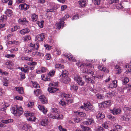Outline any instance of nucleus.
<instances>
[{
  "instance_id": "1",
  "label": "nucleus",
  "mask_w": 131,
  "mask_h": 131,
  "mask_svg": "<svg viewBox=\"0 0 131 131\" xmlns=\"http://www.w3.org/2000/svg\"><path fill=\"white\" fill-rule=\"evenodd\" d=\"M12 111L15 115L19 116L23 112V108L20 107L16 106L12 110Z\"/></svg>"
},
{
  "instance_id": "2",
  "label": "nucleus",
  "mask_w": 131,
  "mask_h": 131,
  "mask_svg": "<svg viewBox=\"0 0 131 131\" xmlns=\"http://www.w3.org/2000/svg\"><path fill=\"white\" fill-rule=\"evenodd\" d=\"M58 83H51L50 84V86L48 89V91L50 93H53L55 92L56 91L59 90V89L57 88H54V86H57L58 85Z\"/></svg>"
},
{
  "instance_id": "3",
  "label": "nucleus",
  "mask_w": 131,
  "mask_h": 131,
  "mask_svg": "<svg viewBox=\"0 0 131 131\" xmlns=\"http://www.w3.org/2000/svg\"><path fill=\"white\" fill-rule=\"evenodd\" d=\"M74 80L77 82L78 84L82 86L84 85V82L82 80V79L79 77L78 76L74 77Z\"/></svg>"
},
{
  "instance_id": "4",
  "label": "nucleus",
  "mask_w": 131,
  "mask_h": 131,
  "mask_svg": "<svg viewBox=\"0 0 131 131\" xmlns=\"http://www.w3.org/2000/svg\"><path fill=\"white\" fill-rule=\"evenodd\" d=\"M92 107V106L90 103L84 104V106H81V108L84 109L87 111L90 110H91Z\"/></svg>"
},
{
  "instance_id": "5",
  "label": "nucleus",
  "mask_w": 131,
  "mask_h": 131,
  "mask_svg": "<svg viewBox=\"0 0 131 131\" xmlns=\"http://www.w3.org/2000/svg\"><path fill=\"white\" fill-rule=\"evenodd\" d=\"M92 66H91V64L86 65L85 64V67L86 69H85V71L88 73H90V74H92L93 73V72L92 71L91 68H92Z\"/></svg>"
},
{
  "instance_id": "6",
  "label": "nucleus",
  "mask_w": 131,
  "mask_h": 131,
  "mask_svg": "<svg viewBox=\"0 0 131 131\" xmlns=\"http://www.w3.org/2000/svg\"><path fill=\"white\" fill-rule=\"evenodd\" d=\"M83 79H84L85 82L87 83H89L90 82L92 83V81H93L91 79V77L88 75H84L82 77Z\"/></svg>"
},
{
  "instance_id": "7",
  "label": "nucleus",
  "mask_w": 131,
  "mask_h": 131,
  "mask_svg": "<svg viewBox=\"0 0 131 131\" xmlns=\"http://www.w3.org/2000/svg\"><path fill=\"white\" fill-rule=\"evenodd\" d=\"M44 34L42 33L37 35L36 37L35 40L39 42L43 41L45 38Z\"/></svg>"
},
{
  "instance_id": "8",
  "label": "nucleus",
  "mask_w": 131,
  "mask_h": 131,
  "mask_svg": "<svg viewBox=\"0 0 131 131\" xmlns=\"http://www.w3.org/2000/svg\"><path fill=\"white\" fill-rule=\"evenodd\" d=\"M63 56L65 57L68 58V59L70 61H72L73 62L76 61L77 62L76 60L75 59L74 57H73L71 53L65 54H63Z\"/></svg>"
},
{
  "instance_id": "9",
  "label": "nucleus",
  "mask_w": 131,
  "mask_h": 131,
  "mask_svg": "<svg viewBox=\"0 0 131 131\" xmlns=\"http://www.w3.org/2000/svg\"><path fill=\"white\" fill-rule=\"evenodd\" d=\"M29 6L28 5H27L26 3L20 4L19 6L20 9H23L24 10H27L29 8Z\"/></svg>"
},
{
  "instance_id": "10",
  "label": "nucleus",
  "mask_w": 131,
  "mask_h": 131,
  "mask_svg": "<svg viewBox=\"0 0 131 131\" xmlns=\"http://www.w3.org/2000/svg\"><path fill=\"white\" fill-rule=\"evenodd\" d=\"M60 80L61 81L64 83H68L70 81V79L68 77V76L67 77H64L60 78Z\"/></svg>"
},
{
  "instance_id": "11",
  "label": "nucleus",
  "mask_w": 131,
  "mask_h": 131,
  "mask_svg": "<svg viewBox=\"0 0 131 131\" xmlns=\"http://www.w3.org/2000/svg\"><path fill=\"white\" fill-rule=\"evenodd\" d=\"M124 81H123V89H124L125 87L128 88L131 87V85L129 84L125 85V84L127 83L129 81V79L127 77H126L124 79Z\"/></svg>"
},
{
  "instance_id": "12",
  "label": "nucleus",
  "mask_w": 131,
  "mask_h": 131,
  "mask_svg": "<svg viewBox=\"0 0 131 131\" xmlns=\"http://www.w3.org/2000/svg\"><path fill=\"white\" fill-rule=\"evenodd\" d=\"M99 69L101 71H103L105 72L108 73L109 72L108 70L107 69L106 67H104L102 65H99L98 66Z\"/></svg>"
},
{
  "instance_id": "13",
  "label": "nucleus",
  "mask_w": 131,
  "mask_h": 131,
  "mask_svg": "<svg viewBox=\"0 0 131 131\" xmlns=\"http://www.w3.org/2000/svg\"><path fill=\"white\" fill-rule=\"evenodd\" d=\"M38 107L39 110L41 111L44 114H46L47 111V110L45 107L41 105H39Z\"/></svg>"
},
{
  "instance_id": "14",
  "label": "nucleus",
  "mask_w": 131,
  "mask_h": 131,
  "mask_svg": "<svg viewBox=\"0 0 131 131\" xmlns=\"http://www.w3.org/2000/svg\"><path fill=\"white\" fill-rule=\"evenodd\" d=\"M39 98L42 104H46L48 102L47 99L44 95L40 96L39 97Z\"/></svg>"
},
{
  "instance_id": "15",
  "label": "nucleus",
  "mask_w": 131,
  "mask_h": 131,
  "mask_svg": "<svg viewBox=\"0 0 131 131\" xmlns=\"http://www.w3.org/2000/svg\"><path fill=\"white\" fill-rule=\"evenodd\" d=\"M117 82L116 80H114L112 81L108 86L109 88L112 89L114 88H115L117 87Z\"/></svg>"
},
{
  "instance_id": "16",
  "label": "nucleus",
  "mask_w": 131,
  "mask_h": 131,
  "mask_svg": "<svg viewBox=\"0 0 131 131\" xmlns=\"http://www.w3.org/2000/svg\"><path fill=\"white\" fill-rule=\"evenodd\" d=\"M78 89V86L75 84H73L71 85L70 89L71 90L77 92Z\"/></svg>"
},
{
  "instance_id": "17",
  "label": "nucleus",
  "mask_w": 131,
  "mask_h": 131,
  "mask_svg": "<svg viewBox=\"0 0 131 131\" xmlns=\"http://www.w3.org/2000/svg\"><path fill=\"white\" fill-rule=\"evenodd\" d=\"M68 72L65 70H62L61 74L60 75V77L62 78L64 77H67L68 76Z\"/></svg>"
},
{
  "instance_id": "18",
  "label": "nucleus",
  "mask_w": 131,
  "mask_h": 131,
  "mask_svg": "<svg viewBox=\"0 0 131 131\" xmlns=\"http://www.w3.org/2000/svg\"><path fill=\"white\" fill-rule=\"evenodd\" d=\"M54 115L55 117H56V118H54L55 119H60L62 118L63 116L62 115L60 114L58 111V112H56L54 114Z\"/></svg>"
},
{
  "instance_id": "19",
  "label": "nucleus",
  "mask_w": 131,
  "mask_h": 131,
  "mask_svg": "<svg viewBox=\"0 0 131 131\" xmlns=\"http://www.w3.org/2000/svg\"><path fill=\"white\" fill-rule=\"evenodd\" d=\"M121 111V110L119 109L114 108L112 111L113 114L115 115H118L120 113Z\"/></svg>"
},
{
  "instance_id": "20",
  "label": "nucleus",
  "mask_w": 131,
  "mask_h": 131,
  "mask_svg": "<svg viewBox=\"0 0 131 131\" xmlns=\"http://www.w3.org/2000/svg\"><path fill=\"white\" fill-rule=\"evenodd\" d=\"M15 90L18 91V93L20 94H22L24 92L23 88L22 87H18L17 88H15Z\"/></svg>"
},
{
  "instance_id": "21",
  "label": "nucleus",
  "mask_w": 131,
  "mask_h": 131,
  "mask_svg": "<svg viewBox=\"0 0 131 131\" xmlns=\"http://www.w3.org/2000/svg\"><path fill=\"white\" fill-rule=\"evenodd\" d=\"M5 13L9 17L11 16L13 14L12 10L9 9H6L5 12Z\"/></svg>"
},
{
  "instance_id": "22",
  "label": "nucleus",
  "mask_w": 131,
  "mask_h": 131,
  "mask_svg": "<svg viewBox=\"0 0 131 131\" xmlns=\"http://www.w3.org/2000/svg\"><path fill=\"white\" fill-rule=\"evenodd\" d=\"M30 30L28 28H26L24 29L21 30L20 31V33L22 34H25L29 32Z\"/></svg>"
},
{
  "instance_id": "23",
  "label": "nucleus",
  "mask_w": 131,
  "mask_h": 131,
  "mask_svg": "<svg viewBox=\"0 0 131 131\" xmlns=\"http://www.w3.org/2000/svg\"><path fill=\"white\" fill-rule=\"evenodd\" d=\"M106 95L108 98L111 97L112 96H115V93L114 92L112 91L109 92L106 94Z\"/></svg>"
},
{
  "instance_id": "24",
  "label": "nucleus",
  "mask_w": 131,
  "mask_h": 131,
  "mask_svg": "<svg viewBox=\"0 0 131 131\" xmlns=\"http://www.w3.org/2000/svg\"><path fill=\"white\" fill-rule=\"evenodd\" d=\"M13 119H8L5 120H3L1 121V122L7 124L13 122Z\"/></svg>"
},
{
  "instance_id": "25",
  "label": "nucleus",
  "mask_w": 131,
  "mask_h": 131,
  "mask_svg": "<svg viewBox=\"0 0 131 131\" xmlns=\"http://www.w3.org/2000/svg\"><path fill=\"white\" fill-rule=\"evenodd\" d=\"M56 26L57 28L58 29H60L61 28V27H63L64 23L60 20V22L59 23H58L56 24Z\"/></svg>"
},
{
  "instance_id": "26",
  "label": "nucleus",
  "mask_w": 131,
  "mask_h": 131,
  "mask_svg": "<svg viewBox=\"0 0 131 131\" xmlns=\"http://www.w3.org/2000/svg\"><path fill=\"white\" fill-rule=\"evenodd\" d=\"M80 6L82 7H84L85 6L86 1L85 0L81 1L79 2Z\"/></svg>"
},
{
  "instance_id": "27",
  "label": "nucleus",
  "mask_w": 131,
  "mask_h": 131,
  "mask_svg": "<svg viewBox=\"0 0 131 131\" xmlns=\"http://www.w3.org/2000/svg\"><path fill=\"white\" fill-rule=\"evenodd\" d=\"M77 63H76V64L77 65L78 67L83 68L85 67V64L84 65V64H82L81 62L79 61H77Z\"/></svg>"
},
{
  "instance_id": "28",
  "label": "nucleus",
  "mask_w": 131,
  "mask_h": 131,
  "mask_svg": "<svg viewBox=\"0 0 131 131\" xmlns=\"http://www.w3.org/2000/svg\"><path fill=\"white\" fill-rule=\"evenodd\" d=\"M18 22L19 23H21L23 24H25L26 22L28 23V21L26 20L25 18H22L19 19L18 20Z\"/></svg>"
},
{
  "instance_id": "29",
  "label": "nucleus",
  "mask_w": 131,
  "mask_h": 131,
  "mask_svg": "<svg viewBox=\"0 0 131 131\" xmlns=\"http://www.w3.org/2000/svg\"><path fill=\"white\" fill-rule=\"evenodd\" d=\"M41 92V90H40L37 89L35 90L34 92V94H35L36 96H38L40 94Z\"/></svg>"
},
{
  "instance_id": "30",
  "label": "nucleus",
  "mask_w": 131,
  "mask_h": 131,
  "mask_svg": "<svg viewBox=\"0 0 131 131\" xmlns=\"http://www.w3.org/2000/svg\"><path fill=\"white\" fill-rule=\"evenodd\" d=\"M21 59L23 60H29V61H32V58H31L24 56L22 57Z\"/></svg>"
},
{
  "instance_id": "31",
  "label": "nucleus",
  "mask_w": 131,
  "mask_h": 131,
  "mask_svg": "<svg viewBox=\"0 0 131 131\" xmlns=\"http://www.w3.org/2000/svg\"><path fill=\"white\" fill-rule=\"evenodd\" d=\"M76 114H77L79 116L82 117H84L86 115V114L85 113L82 112H77Z\"/></svg>"
},
{
  "instance_id": "32",
  "label": "nucleus",
  "mask_w": 131,
  "mask_h": 131,
  "mask_svg": "<svg viewBox=\"0 0 131 131\" xmlns=\"http://www.w3.org/2000/svg\"><path fill=\"white\" fill-rule=\"evenodd\" d=\"M105 105H106V107H108V106L111 105L112 103L111 101L110 100L104 101V102Z\"/></svg>"
},
{
  "instance_id": "33",
  "label": "nucleus",
  "mask_w": 131,
  "mask_h": 131,
  "mask_svg": "<svg viewBox=\"0 0 131 131\" xmlns=\"http://www.w3.org/2000/svg\"><path fill=\"white\" fill-rule=\"evenodd\" d=\"M97 117L101 119H102L105 117L104 115L101 112H99L97 114Z\"/></svg>"
},
{
  "instance_id": "34",
  "label": "nucleus",
  "mask_w": 131,
  "mask_h": 131,
  "mask_svg": "<svg viewBox=\"0 0 131 131\" xmlns=\"http://www.w3.org/2000/svg\"><path fill=\"white\" fill-rule=\"evenodd\" d=\"M33 21H36L38 18V16L36 15L35 14H32L31 17Z\"/></svg>"
},
{
  "instance_id": "35",
  "label": "nucleus",
  "mask_w": 131,
  "mask_h": 131,
  "mask_svg": "<svg viewBox=\"0 0 131 131\" xmlns=\"http://www.w3.org/2000/svg\"><path fill=\"white\" fill-rule=\"evenodd\" d=\"M19 76L20 77V78L19 79L20 80H21L25 78V74L24 73H20L19 74Z\"/></svg>"
},
{
  "instance_id": "36",
  "label": "nucleus",
  "mask_w": 131,
  "mask_h": 131,
  "mask_svg": "<svg viewBox=\"0 0 131 131\" xmlns=\"http://www.w3.org/2000/svg\"><path fill=\"white\" fill-rule=\"evenodd\" d=\"M31 39L30 36L29 35L26 36L25 37L23 38V40L24 41H27L30 40Z\"/></svg>"
},
{
  "instance_id": "37",
  "label": "nucleus",
  "mask_w": 131,
  "mask_h": 131,
  "mask_svg": "<svg viewBox=\"0 0 131 131\" xmlns=\"http://www.w3.org/2000/svg\"><path fill=\"white\" fill-rule=\"evenodd\" d=\"M44 21L43 20H42L40 22L38 21L37 24L41 28H42L43 27V23Z\"/></svg>"
},
{
  "instance_id": "38",
  "label": "nucleus",
  "mask_w": 131,
  "mask_h": 131,
  "mask_svg": "<svg viewBox=\"0 0 131 131\" xmlns=\"http://www.w3.org/2000/svg\"><path fill=\"white\" fill-rule=\"evenodd\" d=\"M109 122L108 121L104 123V124H103V127L105 128H107L109 126Z\"/></svg>"
},
{
  "instance_id": "39",
  "label": "nucleus",
  "mask_w": 131,
  "mask_h": 131,
  "mask_svg": "<svg viewBox=\"0 0 131 131\" xmlns=\"http://www.w3.org/2000/svg\"><path fill=\"white\" fill-rule=\"evenodd\" d=\"M96 96L97 98L99 99H103L104 98V96L100 94H96Z\"/></svg>"
},
{
  "instance_id": "40",
  "label": "nucleus",
  "mask_w": 131,
  "mask_h": 131,
  "mask_svg": "<svg viewBox=\"0 0 131 131\" xmlns=\"http://www.w3.org/2000/svg\"><path fill=\"white\" fill-rule=\"evenodd\" d=\"M82 128L84 131H91L90 129L87 126H83Z\"/></svg>"
},
{
  "instance_id": "41",
  "label": "nucleus",
  "mask_w": 131,
  "mask_h": 131,
  "mask_svg": "<svg viewBox=\"0 0 131 131\" xmlns=\"http://www.w3.org/2000/svg\"><path fill=\"white\" fill-rule=\"evenodd\" d=\"M61 53L60 50L57 49H56V50L54 52V54L56 55H60Z\"/></svg>"
},
{
  "instance_id": "42",
  "label": "nucleus",
  "mask_w": 131,
  "mask_h": 131,
  "mask_svg": "<svg viewBox=\"0 0 131 131\" xmlns=\"http://www.w3.org/2000/svg\"><path fill=\"white\" fill-rule=\"evenodd\" d=\"M69 15H65L63 17L60 19V20L61 21V22H62L63 23H64V22L63 21L66 19L68 18L69 17Z\"/></svg>"
},
{
  "instance_id": "43",
  "label": "nucleus",
  "mask_w": 131,
  "mask_h": 131,
  "mask_svg": "<svg viewBox=\"0 0 131 131\" xmlns=\"http://www.w3.org/2000/svg\"><path fill=\"white\" fill-rule=\"evenodd\" d=\"M31 127V125L30 124H25L23 126V128H24V129H28L30 128Z\"/></svg>"
},
{
  "instance_id": "44",
  "label": "nucleus",
  "mask_w": 131,
  "mask_h": 131,
  "mask_svg": "<svg viewBox=\"0 0 131 131\" xmlns=\"http://www.w3.org/2000/svg\"><path fill=\"white\" fill-rule=\"evenodd\" d=\"M103 128L101 127H98L96 128L95 131H103Z\"/></svg>"
},
{
  "instance_id": "45",
  "label": "nucleus",
  "mask_w": 131,
  "mask_h": 131,
  "mask_svg": "<svg viewBox=\"0 0 131 131\" xmlns=\"http://www.w3.org/2000/svg\"><path fill=\"white\" fill-rule=\"evenodd\" d=\"M107 117L108 118H109L112 120L114 121L115 120V118L114 116L111 115H108Z\"/></svg>"
},
{
  "instance_id": "46",
  "label": "nucleus",
  "mask_w": 131,
  "mask_h": 131,
  "mask_svg": "<svg viewBox=\"0 0 131 131\" xmlns=\"http://www.w3.org/2000/svg\"><path fill=\"white\" fill-rule=\"evenodd\" d=\"M93 2L95 5H99L100 4L101 0H93Z\"/></svg>"
},
{
  "instance_id": "47",
  "label": "nucleus",
  "mask_w": 131,
  "mask_h": 131,
  "mask_svg": "<svg viewBox=\"0 0 131 131\" xmlns=\"http://www.w3.org/2000/svg\"><path fill=\"white\" fill-rule=\"evenodd\" d=\"M55 71L54 70L51 71L48 74V75L51 77L53 76L55 73Z\"/></svg>"
},
{
  "instance_id": "48",
  "label": "nucleus",
  "mask_w": 131,
  "mask_h": 131,
  "mask_svg": "<svg viewBox=\"0 0 131 131\" xmlns=\"http://www.w3.org/2000/svg\"><path fill=\"white\" fill-rule=\"evenodd\" d=\"M33 86L36 88H39V84L36 83L35 82H33Z\"/></svg>"
},
{
  "instance_id": "49",
  "label": "nucleus",
  "mask_w": 131,
  "mask_h": 131,
  "mask_svg": "<svg viewBox=\"0 0 131 131\" xmlns=\"http://www.w3.org/2000/svg\"><path fill=\"white\" fill-rule=\"evenodd\" d=\"M59 104L62 106L65 105L66 103L63 99L61 100L59 102Z\"/></svg>"
},
{
  "instance_id": "50",
  "label": "nucleus",
  "mask_w": 131,
  "mask_h": 131,
  "mask_svg": "<svg viewBox=\"0 0 131 131\" xmlns=\"http://www.w3.org/2000/svg\"><path fill=\"white\" fill-rule=\"evenodd\" d=\"M51 58L50 55L49 54H46L45 56V59L47 60H49Z\"/></svg>"
},
{
  "instance_id": "51",
  "label": "nucleus",
  "mask_w": 131,
  "mask_h": 131,
  "mask_svg": "<svg viewBox=\"0 0 131 131\" xmlns=\"http://www.w3.org/2000/svg\"><path fill=\"white\" fill-rule=\"evenodd\" d=\"M58 110L56 108H52L51 111L52 113L54 114L56 112H58Z\"/></svg>"
},
{
  "instance_id": "52",
  "label": "nucleus",
  "mask_w": 131,
  "mask_h": 131,
  "mask_svg": "<svg viewBox=\"0 0 131 131\" xmlns=\"http://www.w3.org/2000/svg\"><path fill=\"white\" fill-rule=\"evenodd\" d=\"M48 116L52 118H56V117H55V116H54V114L52 113H49L48 114Z\"/></svg>"
},
{
  "instance_id": "53",
  "label": "nucleus",
  "mask_w": 131,
  "mask_h": 131,
  "mask_svg": "<svg viewBox=\"0 0 131 131\" xmlns=\"http://www.w3.org/2000/svg\"><path fill=\"white\" fill-rule=\"evenodd\" d=\"M62 96L65 97L66 99H67L68 98H70V95L69 94H64L62 95Z\"/></svg>"
},
{
  "instance_id": "54",
  "label": "nucleus",
  "mask_w": 131,
  "mask_h": 131,
  "mask_svg": "<svg viewBox=\"0 0 131 131\" xmlns=\"http://www.w3.org/2000/svg\"><path fill=\"white\" fill-rule=\"evenodd\" d=\"M39 125L43 126H45L46 125L43 119L39 122Z\"/></svg>"
},
{
  "instance_id": "55",
  "label": "nucleus",
  "mask_w": 131,
  "mask_h": 131,
  "mask_svg": "<svg viewBox=\"0 0 131 131\" xmlns=\"http://www.w3.org/2000/svg\"><path fill=\"white\" fill-rule=\"evenodd\" d=\"M44 46L47 49L50 50L52 48V47L47 45H45Z\"/></svg>"
},
{
  "instance_id": "56",
  "label": "nucleus",
  "mask_w": 131,
  "mask_h": 131,
  "mask_svg": "<svg viewBox=\"0 0 131 131\" xmlns=\"http://www.w3.org/2000/svg\"><path fill=\"white\" fill-rule=\"evenodd\" d=\"M45 76L44 75H42L41 76V77L42 78V79L43 80H45V81H49L50 80V79L48 78H46L45 80H44L43 78H44Z\"/></svg>"
},
{
  "instance_id": "57",
  "label": "nucleus",
  "mask_w": 131,
  "mask_h": 131,
  "mask_svg": "<svg viewBox=\"0 0 131 131\" xmlns=\"http://www.w3.org/2000/svg\"><path fill=\"white\" fill-rule=\"evenodd\" d=\"M115 69H117L116 70L118 72V73H121V70L120 69H119V66H118L116 65L115 67Z\"/></svg>"
},
{
  "instance_id": "58",
  "label": "nucleus",
  "mask_w": 131,
  "mask_h": 131,
  "mask_svg": "<svg viewBox=\"0 0 131 131\" xmlns=\"http://www.w3.org/2000/svg\"><path fill=\"white\" fill-rule=\"evenodd\" d=\"M59 129L60 131H67L66 129L62 128V126L61 125L59 126Z\"/></svg>"
},
{
  "instance_id": "59",
  "label": "nucleus",
  "mask_w": 131,
  "mask_h": 131,
  "mask_svg": "<svg viewBox=\"0 0 131 131\" xmlns=\"http://www.w3.org/2000/svg\"><path fill=\"white\" fill-rule=\"evenodd\" d=\"M7 18V16L6 15H3L1 16V20L2 21H3L4 20H6V19Z\"/></svg>"
},
{
  "instance_id": "60",
  "label": "nucleus",
  "mask_w": 131,
  "mask_h": 131,
  "mask_svg": "<svg viewBox=\"0 0 131 131\" xmlns=\"http://www.w3.org/2000/svg\"><path fill=\"white\" fill-rule=\"evenodd\" d=\"M67 7V6L66 5H64L62 6L61 7V11H63L65 10Z\"/></svg>"
},
{
  "instance_id": "61",
  "label": "nucleus",
  "mask_w": 131,
  "mask_h": 131,
  "mask_svg": "<svg viewBox=\"0 0 131 131\" xmlns=\"http://www.w3.org/2000/svg\"><path fill=\"white\" fill-rule=\"evenodd\" d=\"M34 103L33 102H29L28 104V106L29 107H31L34 105Z\"/></svg>"
},
{
  "instance_id": "62",
  "label": "nucleus",
  "mask_w": 131,
  "mask_h": 131,
  "mask_svg": "<svg viewBox=\"0 0 131 131\" xmlns=\"http://www.w3.org/2000/svg\"><path fill=\"white\" fill-rule=\"evenodd\" d=\"M25 0H16V2L18 4L23 3L25 2Z\"/></svg>"
},
{
  "instance_id": "63",
  "label": "nucleus",
  "mask_w": 131,
  "mask_h": 131,
  "mask_svg": "<svg viewBox=\"0 0 131 131\" xmlns=\"http://www.w3.org/2000/svg\"><path fill=\"white\" fill-rule=\"evenodd\" d=\"M122 7L123 6L122 5L121 3V4H118L116 6L117 8L118 9L122 8Z\"/></svg>"
},
{
  "instance_id": "64",
  "label": "nucleus",
  "mask_w": 131,
  "mask_h": 131,
  "mask_svg": "<svg viewBox=\"0 0 131 131\" xmlns=\"http://www.w3.org/2000/svg\"><path fill=\"white\" fill-rule=\"evenodd\" d=\"M80 120L81 119L80 118L77 117L75 118L74 120L75 122L78 123L80 122Z\"/></svg>"
}]
</instances>
